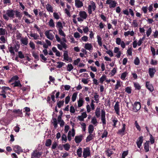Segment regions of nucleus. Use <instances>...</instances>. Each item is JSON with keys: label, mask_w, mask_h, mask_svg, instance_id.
<instances>
[{"label": "nucleus", "mask_w": 158, "mask_h": 158, "mask_svg": "<svg viewBox=\"0 0 158 158\" xmlns=\"http://www.w3.org/2000/svg\"><path fill=\"white\" fill-rule=\"evenodd\" d=\"M13 84L14 85V87L19 86L21 87L22 86V85L20 83L19 81H16Z\"/></svg>", "instance_id": "4c0bfd02"}, {"label": "nucleus", "mask_w": 158, "mask_h": 158, "mask_svg": "<svg viewBox=\"0 0 158 158\" xmlns=\"http://www.w3.org/2000/svg\"><path fill=\"white\" fill-rule=\"evenodd\" d=\"M97 38L98 44L100 46H102V38L99 35H98L97 36Z\"/></svg>", "instance_id": "72a5a7b5"}, {"label": "nucleus", "mask_w": 158, "mask_h": 158, "mask_svg": "<svg viewBox=\"0 0 158 158\" xmlns=\"http://www.w3.org/2000/svg\"><path fill=\"white\" fill-rule=\"evenodd\" d=\"M53 16L55 19H58L60 18V16L58 13L54 12L53 14Z\"/></svg>", "instance_id": "3c124183"}, {"label": "nucleus", "mask_w": 158, "mask_h": 158, "mask_svg": "<svg viewBox=\"0 0 158 158\" xmlns=\"http://www.w3.org/2000/svg\"><path fill=\"white\" fill-rule=\"evenodd\" d=\"M80 124L81 125V128L83 130V131H85L86 130V125L85 123H81Z\"/></svg>", "instance_id": "a18cd8bd"}, {"label": "nucleus", "mask_w": 158, "mask_h": 158, "mask_svg": "<svg viewBox=\"0 0 158 158\" xmlns=\"http://www.w3.org/2000/svg\"><path fill=\"white\" fill-rule=\"evenodd\" d=\"M58 65L57 67L59 69L61 68L63 66L65 65V63L61 62H58Z\"/></svg>", "instance_id": "13d9d810"}, {"label": "nucleus", "mask_w": 158, "mask_h": 158, "mask_svg": "<svg viewBox=\"0 0 158 158\" xmlns=\"http://www.w3.org/2000/svg\"><path fill=\"white\" fill-rule=\"evenodd\" d=\"M15 12L16 17L18 18L19 19H20L22 17V14L17 11H15Z\"/></svg>", "instance_id": "f704fd0d"}, {"label": "nucleus", "mask_w": 158, "mask_h": 158, "mask_svg": "<svg viewBox=\"0 0 158 158\" xmlns=\"http://www.w3.org/2000/svg\"><path fill=\"white\" fill-rule=\"evenodd\" d=\"M58 30L59 32V35L63 37H65L66 35L64 31H62V29H58Z\"/></svg>", "instance_id": "8fccbe9b"}, {"label": "nucleus", "mask_w": 158, "mask_h": 158, "mask_svg": "<svg viewBox=\"0 0 158 158\" xmlns=\"http://www.w3.org/2000/svg\"><path fill=\"white\" fill-rule=\"evenodd\" d=\"M29 35L30 36L33 37L35 40L38 39L40 38L39 35L37 33H32V32H30Z\"/></svg>", "instance_id": "412c9836"}, {"label": "nucleus", "mask_w": 158, "mask_h": 158, "mask_svg": "<svg viewBox=\"0 0 158 158\" xmlns=\"http://www.w3.org/2000/svg\"><path fill=\"white\" fill-rule=\"evenodd\" d=\"M143 142V137L140 136L137 140L136 144L139 148H140L142 146V144Z\"/></svg>", "instance_id": "ddd939ff"}, {"label": "nucleus", "mask_w": 158, "mask_h": 158, "mask_svg": "<svg viewBox=\"0 0 158 158\" xmlns=\"http://www.w3.org/2000/svg\"><path fill=\"white\" fill-rule=\"evenodd\" d=\"M134 35L135 33L133 31H127L125 32L124 33V35L125 37L128 36L129 35H130L131 36H133Z\"/></svg>", "instance_id": "4be33fe9"}, {"label": "nucleus", "mask_w": 158, "mask_h": 158, "mask_svg": "<svg viewBox=\"0 0 158 158\" xmlns=\"http://www.w3.org/2000/svg\"><path fill=\"white\" fill-rule=\"evenodd\" d=\"M114 52L115 54V56L117 58L120 57L121 53L119 48L115 47L114 48Z\"/></svg>", "instance_id": "6e6552de"}, {"label": "nucleus", "mask_w": 158, "mask_h": 158, "mask_svg": "<svg viewBox=\"0 0 158 158\" xmlns=\"http://www.w3.org/2000/svg\"><path fill=\"white\" fill-rule=\"evenodd\" d=\"M18 56L21 59H23L24 57V55L21 51L18 52Z\"/></svg>", "instance_id": "680f3d73"}, {"label": "nucleus", "mask_w": 158, "mask_h": 158, "mask_svg": "<svg viewBox=\"0 0 158 158\" xmlns=\"http://www.w3.org/2000/svg\"><path fill=\"white\" fill-rule=\"evenodd\" d=\"M133 26L135 27H137L138 26V23L137 21L136 20H133L132 24Z\"/></svg>", "instance_id": "052dcab7"}, {"label": "nucleus", "mask_w": 158, "mask_h": 158, "mask_svg": "<svg viewBox=\"0 0 158 158\" xmlns=\"http://www.w3.org/2000/svg\"><path fill=\"white\" fill-rule=\"evenodd\" d=\"M48 25L51 27L53 28L55 27V23L53 20L52 19H51L48 22Z\"/></svg>", "instance_id": "7c9ffc66"}, {"label": "nucleus", "mask_w": 158, "mask_h": 158, "mask_svg": "<svg viewBox=\"0 0 158 158\" xmlns=\"http://www.w3.org/2000/svg\"><path fill=\"white\" fill-rule=\"evenodd\" d=\"M128 153V151H124L122 154L121 158H125V157L127 155Z\"/></svg>", "instance_id": "69168bd1"}, {"label": "nucleus", "mask_w": 158, "mask_h": 158, "mask_svg": "<svg viewBox=\"0 0 158 158\" xmlns=\"http://www.w3.org/2000/svg\"><path fill=\"white\" fill-rule=\"evenodd\" d=\"M56 27L58 28V29H62L63 28L62 24L60 22H58L56 23Z\"/></svg>", "instance_id": "c756f323"}, {"label": "nucleus", "mask_w": 158, "mask_h": 158, "mask_svg": "<svg viewBox=\"0 0 158 158\" xmlns=\"http://www.w3.org/2000/svg\"><path fill=\"white\" fill-rule=\"evenodd\" d=\"M9 52L13 54V55L15 54L14 48L12 47L9 48Z\"/></svg>", "instance_id": "774afa93"}, {"label": "nucleus", "mask_w": 158, "mask_h": 158, "mask_svg": "<svg viewBox=\"0 0 158 158\" xmlns=\"http://www.w3.org/2000/svg\"><path fill=\"white\" fill-rule=\"evenodd\" d=\"M15 11L12 10H7L6 12V13L3 15V16L4 19L8 20L9 19V17L13 19L14 18Z\"/></svg>", "instance_id": "f257e3e1"}, {"label": "nucleus", "mask_w": 158, "mask_h": 158, "mask_svg": "<svg viewBox=\"0 0 158 158\" xmlns=\"http://www.w3.org/2000/svg\"><path fill=\"white\" fill-rule=\"evenodd\" d=\"M80 61V58H77L76 60H74L73 62V64L75 65H77Z\"/></svg>", "instance_id": "338daca9"}, {"label": "nucleus", "mask_w": 158, "mask_h": 158, "mask_svg": "<svg viewBox=\"0 0 158 158\" xmlns=\"http://www.w3.org/2000/svg\"><path fill=\"white\" fill-rule=\"evenodd\" d=\"M62 145L64 147V149L66 151H68L70 147V145L68 143H66L65 144H63Z\"/></svg>", "instance_id": "ea45409f"}, {"label": "nucleus", "mask_w": 158, "mask_h": 158, "mask_svg": "<svg viewBox=\"0 0 158 158\" xmlns=\"http://www.w3.org/2000/svg\"><path fill=\"white\" fill-rule=\"evenodd\" d=\"M19 79V77L17 76H13L11 79L9 81V82H10L14 81L17 80Z\"/></svg>", "instance_id": "864d4df0"}, {"label": "nucleus", "mask_w": 158, "mask_h": 158, "mask_svg": "<svg viewBox=\"0 0 158 158\" xmlns=\"http://www.w3.org/2000/svg\"><path fill=\"white\" fill-rule=\"evenodd\" d=\"M96 6L95 3L93 1L90 2L87 7L88 13L89 15L92 13V11H94L96 10Z\"/></svg>", "instance_id": "f03ea898"}, {"label": "nucleus", "mask_w": 158, "mask_h": 158, "mask_svg": "<svg viewBox=\"0 0 158 158\" xmlns=\"http://www.w3.org/2000/svg\"><path fill=\"white\" fill-rule=\"evenodd\" d=\"M94 130V126L92 125H89L88 127V132L90 134H91L93 133V131Z\"/></svg>", "instance_id": "bb28decb"}, {"label": "nucleus", "mask_w": 158, "mask_h": 158, "mask_svg": "<svg viewBox=\"0 0 158 158\" xmlns=\"http://www.w3.org/2000/svg\"><path fill=\"white\" fill-rule=\"evenodd\" d=\"M52 123H53L54 128L56 129L57 127V123L56 118H53Z\"/></svg>", "instance_id": "37998d69"}, {"label": "nucleus", "mask_w": 158, "mask_h": 158, "mask_svg": "<svg viewBox=\"0 0 158 158\" xmlns=\"http://www.w3.org/2000/svg\"><path fill=\"white\" fill-rule=\"evenodd\" d=\"M82 149L81 148H79L77 150V153L79 157H81L82 156Z\"/></svg>", "instance_id": "c85d7f7f"}, {"label": "nucleus", "mask_w": 158, "mask_h": 158, "mask_svg": "<svg viewBox=\"0 0 158 158\" xmlns=\"http://www.w3.org/2000/svg\"><path fill=\"white\" fill-rule=\"evenodd\" d=\"M127 74V72H125L123 73L121 75V78L123 80H124Z\"/></svg>", "instance_id": "09e8293b"}, {"label": "nucleus", "mask_w": 158, "mask_h": 158, "mask_svg": "<svg viewBox=\"0 0 158 158\" xmlns=\"http://www.w3.org/2000/svg\"><path fill=\"white\" fill-rule=\"evenodd\" d=\"M64 59L66 61L68 62H71L72 59L71 57H69L68 52L67 51L64 52L63 54Z\"/></svg>", "instance_id": "0eeeda50"}, {"label": "nucleus", "mask_w": 158, "mask_h": 158, "mask_svg": "<svg viewBox=\"0 0 158 158\" xmlns=\"http://www.w3.org/2000/svg\"><path fill=\"white\" fill-rule=\"evenodd\" d=\"M20 40L23 45H27L28 43V39L27 37L21 38Z\"/></svg>", "instance_id": "4468645a"}, {"label": "nucleus", "mask_w": 158, "mask_h": 158, "mask_svg": "<svg viewBox=\"0 0 158 158\" xmlns=\"http://www.w3.org/2000/svg\"><path fill=\"white\" fill-rule=\"evenodd\" d=\"M121 86V83L120 81H118L116 84L115 85L114 90H117L118 88Z\"/></svg>", "instance_id": "2f4dec72"}, {"label": "nucleus", "mask_w": 158, "mask_h": 158, "mask_svg": "<svg viewBox=\"0 0 158 158\" xmlns=\"http://www.w3.org/2000/svg\"><path fill=\"white\" fill-rule=\"evenodd\" d=\"M69 132H70V134H69V136H74L75 135V131L74 130L73 128L72 129V131H69Z\"/></svg>", "instance_id": "0e129e2a"}, {"label": "nucleus", "mask_w": 158, "mask_h": 158, "mask_svg": "<svg viewBox=\"0 0 158 158\" xmlns=\"http://www.w3.org/2000/svg\"><path fill=\"white\" fill-rule=\"evenodd\" d=\"M24 109L25 110V112H26V114L29 115L30 113L28 112L30 111V109L28 107H25Z\"/></svg>", "instance_id": "de8ad7c7"}, {"label": "nucleus", "mask_w": 158, "mask_h": 158, "mask_svg": "<svg viewBox=\"0 0 158 158\" xmlns=\"http://www.w3.org/2000/svg\"><path fill=\"white\" fill-rule=\"evenodd\" d=\"M95 115L97 118L100 117V108H97L95 112Z\"/></svg>", "instance_id": "473e14b6"}, {"label": "nucleus", "mask_w": 158, "mask_h": 158, "mask_svg": "<svg viewBox=\"0 0 158 158\" xmlns=\"http://www.w3.org/2000/svg\"><path fill=\"white\" fill-rule=\"evenodd\" d=\"M148 71L150 76L151 77H153L155 72H156L155 69L153 68H150L149 69Z\"/></svg>", "instance_id": "6ab92c4d"}, {"label": "nucleus", "mask_w": 158, "mask_h": 158, "mask_svg": "<svg viewBox=\"0 0 158 158\" xmlns=\"http://www.w3.org/2000/svg\"><path fill=\"white\" fill-rule=\"evenodd\" d=\"M133 106L132 110L136 112L141 108L140 103L139 102H135L133 105Z\"/></svg>", "instance_id": "39448f33"}, {"label": "nucleus", "mask_w": 158, "mask_h": 158, "mask_svg": "<svg viewBox=\"0 0 158 158\" xmlns=\"http://www.w3.org/2000/svg\"><path fill=\"white\" fill-rule=\"evenodd\" d=\"M52 123H53L54 128L56 129L57 127V123L56 118H53Z\"/></svg>", "instance_id": "c03bdc74"}, {"label": "nucleus", "mask_w": 158, "mask_h": 158, "mask_svg": "<svg viewBox=\"0 0 158 158\" xmlns=\"http://www.w3.org/2000/svg\"><path fill=\"white\" fill-rule=\"evenodd\" d=\"M6 31L2 28H0V35H4L5 34Z\"/></svg>", "instance_id": "5fc2aeb1"}, {"label": "nucleus", "mask_w": 158, "mask_h": 158, "mask_svg": "<svg viewBox=\"0 0 158 158\" xmlns=\"http://www.w3.org/2000/svg\"><path fill=\"white\" fill-rule=\"evenodd\" d=\"M122 42L121 39L120 38H117L116 39V43L118 45H120Z\"/></svg>", "instance_id": "bf43d9fd"}, {"label": "nucleus", "mask_w": 158, "mask_h": 158, "mask_svg": "<svg viewBox=\"0 0 158 158\" xmlns=\"http://www.w3.org/2000/svg\"><path fill=\"white\" fill-rule=\"evenodd\" d=\"M79 15L80 17H81L84 19H86L87 17V14L85 11H80L79 13Z\"/></svg>", "instance_id": "dca6fc26"}, {"label": "nucleus", "mask_w": 158, "mask_h": 158, "mask_svg": "<svg viewBox=\"0 0 158 158\" xmlns=\"http://www.w3.org/2000/svg\"><path fill=\"white\" fill-rule=\"evenodd\" d=\"M84 48L85 49L89 51V52L92 51L93 50V46L91 44L86 43L85 44Z\"/></svg>", "instance_id": "f8f14e48"}, {"label": "nucleus", "mask_w": 158, "mask_h": 158, "mask_svg": "<svg viewBox=\"0 0 158 158\" xmlns=\"http://www.w3.org/2000/svg\"><path fill=\"white\" fill-rule=\"evenodd\" d=\"M105 114V111L104 110H102L101 111V120L103 125L106 124Z\"/></svg>", "instance_id": "9d476101"}, {"label": "nucleus", "mask_w": 158, "mask_h": 158, "mask_svg": "<svg viewBox=\"0 0 158 158\" xmlns=\"http://www.w3.org/2000/svg\"><path fill=\"white\" fill-rule=\"evenodd\" d=\"M82 136L81 135L77 136L75 137V140L77 143H80L82 140Z\"/></svg>", "instance_id": "aec40b11"}, {"label": "nucleus", "mask_w": 158, "mask_h": 158, "mask_svg": "<svg viewBox=\"0 0 158 158\" xmlns=\"http://www.w3.org/2000/svg\"><path fill=\"white\" fill-rule=\"evenodd\" d=\"M106 4L109 5V7L110 8L115 7L117 5V2L113 0H107L106 2Z\"/></svg>", "instance_id": "7ed1b4c3"}, {"label": "nucleus", "mask_w": 158, "mask_h": 158, "mask_svg": "<svg viewBox=\"0 0 158 158\" xmlns=\"http://www.w3.org/2000/svg\"><path fill=\"white\" fill-rule=\"evenodd\" d=\"M73 66L71 64H68L67 66V70L69 72L71 71L73 69Z\"/></svg>", "instance_id": "c9c22d12"}, {"label": "nucleus", "mask_w": 158, "mask_h": 158, "mask_svg": "<svg viewBox=\"0 0 158 158\" xmlns=\"http://www.w3.org/2000/svg\"><path fill=\"white\" fill-rule=\"evenodd\" d=\"M46 8L48 11L53 12V7L50 4H47L46 6Z\"/></svg>", "instance_id": "5701e85b"}, {"label": "nucleus", "mask_w": 158, "mask_h": 158, "mask_svg": "<svg viewBox=\"0 0 158 158\" xmlns=\"http://www.w3.org/2000/svg\"><path fill=\"white\" fill-rule=\"evenodd\" d=\"M52 144V140L50 139L46 140L45 144V146L47 147H49Z\"/></svg>", "instance_id": "58836bf2"}, {"label": "nucleus", "mask_w": 158, "mask_h": 158, "mask_svg": "<svg viewBox=\"0 0 158 158\" xmlns=\"http://www.w3.org/2000/svg\"><path fill=\"white\" fill-rule=\"evenodd\" d=\"M29 46L30 47L33 49L35 48V45L34 43L32 41H30L29 44Z\"/></svg>", "instance_id": "603ef678"}, {"label": "nucleus", "mask_w": 158, "mask_h": 158, "mask_svg": "<svg viewBox=\"0 0 158 158\" xmlns=\"http://www.w3.org/2000/svg\"><path fill=\"white\" fill-rule=\"evenodd\" d=\"M152 32V29L151 27H149L147 31L146 34L147 36L148 37L151 34Z\"/></svg>", "instance_id": "79ce46f5"}, {"label": "nucleus", "mask_w": 158, "mask_h": 158, "mask_svg": "<svg viewBox=\"0 0 158 158\" xmlns=\"http://www.w3.org/2000/svg\"><path fill=\"white\" fill-rule=\"evenodd\" d=\"M106 153L107 156H110L113 154V151L112 149H108L106 151Z\"/></svg>", "instance_id": "cd10ccee"}, {"label": "nucleus", "mask_w": 158, "mask_h": 158, "mask_svg": "<svg viewBox=\"0 0 158 158\" xmlns=\"http://www.w3.org/2000/svg\"><path fill=\"white\" fill-rule=\"evenodd\" d=\"M13 150L15 152L18 154L22 151L21 147L18 145L15 146L13 148Z\"/></svg>", "instance_id": "f3484780"}, {"label": "nucleus", "mask_w": 158, "mask_h": 158, "mask_svg": "<svg viewBox=\"0 0 158 158\" xmlns=\"http://www.w3.org/2000/svg\"><path fill=\"white\" fill-rule=\"evenodd\" d=\"M134 85L135 89L139 90L141 88V86L137 82L134 83Z\"/></svg>", "instance_id": "a19ab883"}, {"label": "nucleus", "mask_w": 158, "mask_h": 158, "mask_svg": "<svg viewBox=\"0 0 158 158\" xmlns=\"http://www.w3.org/2000/svg\"><path fill=\"white\" fill-rule=\"evenodd\" d=\"M99 95L97 94L96 93H95L94 94V100L97 103H98V102L99 101Z\"/></svg>", "instance_id": "6e6d98bb"}, {"label": "nucleus", "mask_w": 158, "mask_h": 158, "mask_svg": "<svg viewBox=\"0 0 158 158\" xmlns=\"http://www.w3.org/2000/svg\"><path fill=\"white\" fill-rule=\"evenodd\" d=\"M52 32V30H49L45 31V35L47 37L51 40H52L54 38V36Z\"/></svg>", "instance_id": "20e7f679"}, {"label": "nucleus", "mask_w": 158, "mask_h": 158, "mask_svg": "<svg viewBox=\"0 0 158 158\" xmlns=\"http://www.w3.org/2000/svg\"><path fill=\"white\" fill-rule=\"evenodd\" d=\"M77 95V92H75L74 93L72 97V100L73 102L75 101Z\"/></svg>", "instance_id": "e433bc0d"}, {"label": "nucleus", "mask_w": 158, "mask_h": 158, "mask_svg": "<svg viewBox=\"0 0 158 158\" xmlns=\"http://www.w3.org/2000/svg\"><path fill=\"white\" fill-rule=\"evenodd\" d=\"M90 156V152L89 148H86L84 149L83 156L84 158H86L87 157Z\"/></svg>", "instance_id": "423d86ee"}, {"label": "nucleus", "mask_w": 158, "mask_h": 158, "mask_svg": "<svg viewBox=\"0 0 158 158\" xmlns=\"http://www.w3.org/2000/svg\"><path fill=\"white\" fill-rule=\"evenodd\" d=\"M93 135L92 134H90L87 137L86 141L88 142L91 140L93 139Z\"/></svg>", "instance_id": "49530a36"}, {"label": "nucleus", "mask_w": 158, "mask_h": 158, "mask_svg": "<svg viewBox=\"0 0 158 158\" xmlns=\"http://www.w3.org/2000/svg\"><path fill=\"white\" fill-rule=\"evenodd\" d=\"M84 100L83 98H80L79 100L78 101V107H80L83 106L84 103Z\"/></svg>", "instance_id": "393cba45"}, {"label": "nucleus", "mask_w": 158, "mask_h": 158, "mask_svg": "<svg viewBox=\"0 0 158 158\" xmlns=\"http://www.w3.org/2000/svg\"><path fill=\"white\" fill-rule=\"evenodd\" d=\"M149 141L146 142L144 144V148L146 152H147L149 151Z\"/></svg>", "instance_id": "a878e982"}, {"label": "nucleus", "mask_w": 158, "mask_h": 158, "mask_svg": "<svg viewBox=\"0 0 158 158\" xmlns=\"http://www.w3.org/2000/svg\"><path fill=\"white\" fill-rule=\"evenodd\" d=\"M146 87L150 91L152 92L154 90V88L152 85L149 82L147 81L146 83Z\"/></svg>", "instance_id": "a211bd4d"}, {"label": "nucleus", "mask_w": 158, "mask_h": 158, "mask_svg": "<svg viewBox=\"0 0 158 158\" xmlns=\"http://www.w3.org/2000/svg\"><path fill=\"white\" fill-rule=\"evenodd\" d=\"M125 129L126 125L124 123L123 124L122 128L118 131V133L122 136L124 135Z\"/></svg>", "instance_id": "1a4fd4ad"}, {"label": "nucleus", "mask_w": 158, "mask_h": 158, "mask_svg": "<svg viewBox=\"0 0 158 158\" xmlns=\"http://www.w3.org/2000/svg\"><path fill=\"white\" fill-rule=\"evenodd\" d=\"M134 64L136 65H138L139 63V60L138 57H136L134 61Z\"/></svg>", "instance_id": "e2e57ef3"}, {"label": "nucleus", "mask_w": 158, "mask_h": 158, "mask_svg": "<svg viewBox=\"0 0 158 158\" xmlns=\"http://www.w3.org/2000/svg\"><path fill=\"white\" fill-rule=\"evenodd\" d=\"M106 76L104 75H103L100 79V82L101 83H102L106 79Z\"/></svg>", "instance_id": "4d7b16f0"}, {"label": "nucleus", "mask_w": 158, "mask_h": 158, "mask_svg": "<svg viewBox=\"0 0 158 158\" xmlns=\"http://www.w3.org/2000/svg\"><path fill=\"white\" fill-rule=\"evenodd\" d=\"M114 108L116 113L119 115V107L118 102H116Z\"/></svg>", "instance_id": "2eb2a0df"}, {"label": "nucleus", "mask_w": 158, "mask_h": 158, "mask_svg": "<svg viewBox=\"0 0 158 158\" xmlns=\"http://www.w3.org/2000/svg\"><path fill=\"white\" fill-rule=\"evenodd\" d=\"M91 123L94 125V126H96L97 125L98 122L97 121L96 117H93L91 118Z\"/></svg>", "instance_id": "b1692460"}, {"label": "nucleus", "mask_w": 158, "mask_h": 158, "mask_svg": "<svg viewBox=\"0 0 158 158\" xmlns=\"http://www.w3.org/2000/svg\"><path fill=\"white\" fill-rule=\"evenodd\" d=\"M75 6L77 8H80L83 5V2L80 0H75Z\"/></svg>", "instance_id": "9b49d317"}]
</instances>
